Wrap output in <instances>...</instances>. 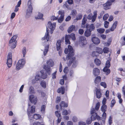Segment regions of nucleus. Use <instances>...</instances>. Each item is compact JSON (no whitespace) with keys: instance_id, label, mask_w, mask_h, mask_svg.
<instances>
[{"instance_id":"nucleus-22","label":"nucleus","mask_w":125,"mask_h":125,"mask_svg":"<svg viewBox=\"0 0 125 125\" xmlns=\"http://www.w3.org/2000/svg\"><path fill=\"white\" fill-rule=\"evenodd\" d=\"M67 37L70 39L71 38L73 40H76V38L75 34L73 33H72L70 35H67Z\"/></svg>"},{"instance_id":"nucleus-33","label":"nucleus","mask_w":125,"mask_h":125,"mask_svg":"<svg viewBox=\"0 0 125 125\" xmlns=\"http://www.w3.org/2000/svg\"><path fill=\"white\" fill-rule=\"evenodd\" d=\"M43 16V14L40 13H39L38 16L37 17H35V18L36 19H41L42 18Z\"/></svg>"},{"instance_id":"nucleus-23","label":"nucleus","mask_w":125,"mask_h":125,"mask_svg":"<svg viewBox=\"0 0 125 125\" xmlns=\"http://www.w3.org/2000/svg\"><path fill=\"white\" fill-rule=\"evenodd\" d=\"M91 31L88 30V29H87L84 33V35L87 37L91 35Z\"/></svg>"},{"instance_id":"nucleus-38","label":"nucleus","mask_w":125,"mask_h":125,"mask_svg":"<svg viewBox=\"0 0 125 125\" xmlns=\"http://www.w3.org/2000/svg\"><path fill=\"white\" fill-rule=\"evenodd\" d=\"M82 15L81 14H78L76 17V18L74 20H76L77 21L81 20L82 19Z\"/></svg>"},{"instance_id":"nucleus-18","label":"nucleus","mask_w":125,"mask_h":125,"mask_svg":"<svg viewBox=\"0 0 125 125\" xmlns=\"http://www.w3.org/2000/svg\"><path fill=\"white\" fill-rule=\"evenodd\" d=\"M57 92L59 93H62V94H63L65 92V88L63 86L61 87L58 88L57 90Z\"/></svg>"},{"instance_id":"nucleus-61","label":"nucleus","mask_w":125,"mask_h":125,"mask_svg":"<svg viewBox=\"0 0 125 125\" xmlns=\"http://www.w3.org/2000/svg\"><path fill=\"white\" fill-rule=\"evenodd\" d=\"M106 99L105 98H104L102 101V103L103 105H105V104L106 103Z\"/></svg>"},{"instance_id":"nucleus-14","label":"nucleus","mask_w":125,"mask_h":125,"mask_svg":"<svg viewBox=\"0 0 125 125\" xmlns=\"http://www.w3.org/2000/svg\"><path fill=\"white\" fill-rule=\"evenodd\" d=\"M100 72L99 70L97 68H95L93 70V74L95 76L99 75Z\"/></svg>"},{"instance_id":"nucleus-24","label":"nucleus","mask_w":125,"mask_h":125,"mask_svg":"<svg viewBox=\"0 0 125 125\" xmlns=\"http://www.w3.org/2000/svg\"><path fill=\"white\" fill-rule=\"evenodd\" d=\"M49 48V45H47L46 46H45L44 50L43 52L44 55L45 56L46 55L48 51Z\"/></svg>"},{"instance_id":"nucleus-29","label":"nucleus","mask_w":125,"mask_h":125,"mask_svg":"<svg viewBox=\"0 0 125 125\" xmlns=\"http://www.w3.org/2000/svg\"><path fill=\"white\" fill-rule=\"evenodd\" d=\"M69 39H70L67 37V35H66L65 36V41L66 44H70V42Z\"/></svg>"},{"instance_id":"nucleus-58","label":"nucleus","mask_w":125,"mask_h":125,"mask_svg":"<svg viewBox=\"0 0 125 125\" xmlns=\"http://www.w3.org/2000/svg\"><path fill=\"white\" fill-rule=\"evenodd\" d=\"M79 125H86L85 123L83 121H80L79 122Z\"/></svg>"},{"instance_id":"nucleus-41","label":"nucleus","mask_w":125,"mask_h":125,"mask_svg":"<svg viewBox=\"0 0 125 125\" xmlns=\"http://www.w3.org/2000/svg\"><path fill=\"white\" fill-rule=\"evenodd\" d=\"M92 118H89L87 119L86 120V123L87 125H89L92 122Z\"/></svg>"},{"instance_id":"nucleus-46","label":"nucleus","mask_w":125,"mask_h":125,"mask_svg":"<svg viewBox=\"0 0 125 125\" xmlns=\"http://www.w3.org/2000/svg\"><path fill=\"white\" fill-rule=\"evenodd\" d=\"M26 48L25 47H23V49L22 51L23 57H25V55L26 54Z\"/></svg>"},{"instance_id":"nucleus-12","label":"nucleus","mask_w":125,"mask_h":125,"mask_svg":"<svg viewBox=\"0 0 125 125\" xmlns=\"http://www.w3.org/2000/svg\"><path fill=\"white\" fill-rule=\"evenodd\" d=\"M91 40L93 43L96 44H98L100 42V39L97 37H92Z\"/></svg>"},{"instance_id":"nucleus-54","label":"nucleus","mask_w":125,"mask_h":125,"mask_svg":"<svg viewBox=\"0 0 125 125\" xmlns=\"http://www.w3.org/2000/svg\"><path fill=\"white\" fill-rule=\"evenodd\" d=\"M69 113L66 110H64L62 112V114L63 115H66L68 114Z\"/></svg>"},{"instance_id":"nucleus-9","label":"nucleus","mask_w":125,"mask_h":125,"mask_svg":"<svg viewBox=\"0 0 125 125\" xmlns=\"http://www.w3.org/2000/svg\"><path fill=\"white\" fill-rule=\"evenodd\" d=\"M64 12L63 10H59L58 14L61 15L60 17L58 20V21L59 23H61L63 21L64 16Z\"/></svg>"},{"instance_id":"nucleus-48","label":"nucleus","mask_w":125,"mask_h":125,"mask_svg":"<svg viewBox=\"0 0 125 125\" xmlns=\"http://www.w3.org/2000/svg\"><path fill=\"white\" fill-rule=\"evenodd\" d=\"M58 17H56L54 16H52L51 17V19L52 21L56 20L58 19Z\"/></svg>"},{"instance_id":"nucleus-44","label":"nucleus","mask_w":125,"mask_h":125,"mask_svg":"<svg viewBox=\"0 0 125 125\" xmlns=\"http://www.w3.org/2000/svg\"><path fill=\"white\" fill-rule=\"evenodd\" d=\"M109 48L107 47H105L103 49V51L104 53H108L109 52Z\"/></svg>"},{"instance_id":"nucleus-28","label":"nucleus","mask_w":125,"mask_h":125,"mask_svg":"<svg viewBox=\"0 0 125 125\" xmlns=\"http://www.w3.org/2000/svg\"><path fill=\"white\" fill-rule=\"evenodd\" d=\"M107 106L106 105H103L101 107V110L102 112H105L106 110Z\"/></svg>"},{"instance_id":"nucleus-34","label":"nucleus","mask_w":125,"mask_h":125,"mask_svg":"<svg viewBox=\"0 0 125 125\" xmlns=\"http://www.w3.org/2000/svg\"><path fill=\"white\" fill-rule=\"evenodd\" d=\"M29 92L30 94H34L35 93L34 89V87L31 86L29 88Z\"/></svg>"},{"instance_id":"nucleus-52","label":"nucleus","mask_w":125,"mask_h":125,"mask_svg":"<svg viewBox=\"0 0 125 125\" xmlns=\"http://www.w3.org/2000/svg\"><path fill=\"white\" fill-rule=\"evenodd\" d=\"M109 23L107 21H105L104 22V26L106 28H107L108 27V25L109 24Z\"/></svg>"},{"instance_id":"nucleus-35","label":"nucleus","mask_w":125,"mask_h":125,"mask_svg":"<svg viewBox=\"0 0 125 125\" xmlns=\"http://www.w3.org/2000/svg\"><path fill=\"white\" fill-rule=\"evenodd\" d=\"M75 57H72V59H73V63L72 66L73 67H75L77 65V63L75 61Z\"/></svg>"},{"instance_id":"nucleus-57","label":"nucleus","mask_w":125,"mask_h":125,"mask_svg":"<svg viewBox=\"0 0 125 125\" xmlns=\"http://www.w3.org/2000/svg\"><path fill=\"white\" fill-rule=\"evenodd\" d=\"M56 72L57 71H55L54 73L52 74V78L53 79L56 78Z\"/></svg>"},{"instance_id":"nucleus-40","label":"nucleus","mask_w":125,"mask_h":125,"mask_svg":"<svg viewBox=\"0 0 125 125\" xmlns=\"http://www.w3.org/2000/svg\"><path fill=\"white\" fill-rule=\"evenodd\" d=\"M46 107V106L44 105H43L42 106L41 111L42 113H44Z\"/></svg>"},{"instance_id":"nucleus-3","label":"nucleus","mask_w":125,"mask_h":125,"mask_svg":"<svg viewBox=\"0 0 125 125\" xmlns=\"http://www.w3.org/2000/svg\"><path fill=\"white\" fill-rule=\"evenodd\" d=\"M31 0H29L28 3V9L26 10L25 17L26 18H29L32 12L33 8L31 5Z\"/></svg>"},{"instance_id":"nucleus-32","label":"nucleus","mask_w":125,"mask_h":125,"mask_svg":"<svg viewBox=\"0 0 125 125\" xmlns=\"http://www.w3.org/2000/svg\"><path fill=\"white\" fill-rule=\"evenodd\" d=\"M95 27L94 25V24H92L90 25L89 29V30L91 32L92 31H94L95 29Z\"/></svg>"},{"instance_id":"nucleus-11","label":"nucleus","mask_w":125,"mask_h":125,"mask_svg":"<svg viewBox=\"0 0 125 125\" xmlns=\"http://www.w3.org/2000/svg\"><path fill=\"white\" fill-rule=\"evenodd\" d=\"M35 106L33 105L31 107V110L29 111V109L27 110V114L29 116H31L32 114H33L35 112Z\"/></svg>"},{"instance_id":"nucleus-25","label":"nucleus","mask_w":125,"mask_h":125,"mask_svg":"<svg viewBox=\"0 0 125 125\" xmlns=\"http://www.w3.org/2000/svg\"><path fill=\"white\" fill-rule=\"evenodd\" d=\"M101 77L99 76L97 77L94 80V82L96 84H98L101 81Z\"/></svg>"},{"instance_id":"nucleus-19","label":"nucleus","mask_w":125,"mask_h":125,"mask_svg":"<svg viewBox=\"0 0 125 125\" xmlns=\"http://www.w3.org/2000/svg\"><path fill=\"white\" fill-rule=\"evenodd\" d=\"M60 110H61L62 109V107H67L68 106V104L67 103H66L62 101L60 104Z\"/></svg>"},{"instance_id":"nucleus-39","label":"nucleus","mask_w":125,"mask_h":125,"mask_svg":"<svg viewBox=\"0 0 125 125\" xmlns=\"http://www.w3.org/2000/svg\"><path fill=\"white\" fill-rule=\"evenodd\" d=\"M111 65L110 62L109 61L107 60L105 63V67L109 68Z\"/></svg>"},{"instance_id":"nucleus-62","label":"nucleus","mask_w":125,"mask_h":125,"mask_svg":"<svg viewBox=\"0 0 125 125\" xmlns=\"http://www.w3.org/2000/svg\"><path fill=\"white\" fill-rule=\"evenodd\" d=\"M112 118H109L108 123L109 125H111L112 123Z\"/></svg>"},{"instance_id":"nucleus-4","label":"nucleus","mask_w":125,"mask_h":125,"mask_svg":"<svg viewBox=\"0 0 125 125\" xmlns=\"http://www.w3.org/2000/svg\"><path fill=\"white\" fill-rule=\"evenodd\" d=\"M25 63V60L24 59L19 60L16 65V69L19 70L22 68Z\"/></svg>"},{"instance_id":"nucleus-2","label":"nucleus","mask_w":125,"mask_h":125,"mask_svg":"<svg viewBox=\"0 0 125 125\" xmlns=\"http://www.w3.org/2000/svg\"><path fill=\"white\" fill-rule=\"evenodd\" d=\"M47 65L44 66L43 68L46 70L48 74L50 75L51 73V70L50 67H52L54 65V62L52 59H50L47 61Z\"/></svg>"},{"instance_id":"nucleus-8","label":"nucleus","mask_w":125,"mask_h":125,"mask_svg":"<svg viewBox=\"0 0 125 125\" xmlns=\"http://www.w3.org/2000/svg\"><path fill=\"white\" fill-rule=\"evenodd\" d=\"M79 42L80 45L81 47L83 46L87 43L86 38L84 36H81L80 37Z\"/></svg>"},{"instance_id":"nucleus-53","label":"nucleus","mask_w":125,"mask_h":125,"mask_svg":"<svg viewBox=\"0 0 125 125\" xmlns=\"http://www.w3.org/2000/svg\"><path fill=\"white\" fill-rule=\"evenodd\" d=\"M100 85L101 86L104 87V88L106 87V83L104 82H102L100 83Z\"/></svg>"},{"instance_id":"nucleus-47","label":"nucleus","mask_w":125,"mask_h":125,"mask_svg":"<svg viewBox=\"0 0 125 125\" xmlns=\"http://www.w3.org/2000/svg\"><path fill=\"white\" fill-rule=\"evenodd\" d=\"M77 14V12L76 10H73L72 11L71 15L73 16H75Z\"/></svg>"},{"instance_id":"nucleus-7","label":"nucleus","mask_w":125,"mask_h":125,"mask_svg":"<svg viewBox=\"0 0 125 125\" xmlns=\"http://www.w3.org/2000/svg\"><path fill=\"white\" fill-rule=\"evenodd\" d=\"M12 55L11 52H9L7 56V64L8 66L10 68L11 66L12 60Z\"/></svg>"},{"instance_id":"nucleus-49","label":"nucleus","mask_w":125,"mask_h":125,"mask_svg":"<svg viewBox=\"0 0 125 125\" xmlns=\"http://www.w3.org/2000/svg\"><path fill=\"white\" fill-rule=\"evenodd\" d=\"M115 103V100H112L111 102L110 107H113L114 106Z\"/></svg>"},{"instance_id":"nucleus-42","label":"nucleus","mask_w":125,"mask_h":125,"mask_svg":"<svg viewBox=\"0 0 125 125\" xmlns=\"http://www.w3.org/2000/svg\"><path fill=\"white\" fill-rule=\"evenodd\" d=\"M100 103L99 102H98L97 104H96L95 107V109L97 111H98V110L100 107Z\"/></svg>"},{"instance_id":"nucleus-60","label":"nucleus","mask_w":125,"mask_h":125,"mask_svg":"<svg viewBox=\"0 0 125 125\" xmlns=\"http://www.w3.org/2000/svg\"><path fill=\"white\" fill-rule=\"evenodd\" d=\"M40 78V76L39 75H37L35 76V79L36 81L39 80Z\"/></svg>"},{"instance_id":"nucleus-59","label":"nucleus","mask_w":125,"mask_h":125,"mask_svg":"<svg viewBox=\"0 0 125 125\" xmlns=\"http://www.w3.org/2000/svg\"><path fill=\"white\" fill-rule=\"evenodd\" d=\"M61 42L60 40L57 41L56 43V46H61Z\"/></svg>"},{"instance_id":"nucleus-21","label":"nucleus","mask_w":125,"mask_h":125,"mask_svg":"<svg viewBox=\"0 0 125 125\" xmlns=\"http://www.w3.org/2000/svg\"><path fill=\"white\" fill-rule=\"evenodd\" d=\"M17 35H15L11 38V39L9 41V43H11L12 42H17V41L16 40L17 38Z\"/></svg>"},{"instance_id":"nucleus-27","label":"nucleus","mask_w":125,"mask_h":125,"mask_svg":"<svg viewBox=\"0 0 125 125\" xmlns=\"http://www.w3.org/2000/svg\"><path fill=\"white\" fill-rule=\"evenodd\" d=\"M95 50L98 54H102L103 52L102 48L100 47H96Z\"/></svg>"},{"instance_id":"nucleus-55","label":"nucleus","mask_w":125,"mask_h":125,"mask_svg":"<svg viewBox=\"0 0 125 125\" xmlns=\"http://www.w3.org/2000/svg\"><path fill=\"white\" fill-rule=\"evenodd\" d=\"M55 114L57 117H59L61 116V114L57 111L55 112Z\"/></svg>"},{"instance_id":"nucleus-64","label":"nucleus","mask_w":125,"mask_h":125,"mask_svg":"<svg viewBox=\"0 0 125 125\" xmlns=\"http://www.w3.org/2000/svg\"><path fill=\"white\" fill-rule=\"evenodd\" d=\"M73 59H72V58L69 61V63L68 64V66L69 67H70L71 65L73 63Z\"/></svg>"},{"instance_id":"nucleus-5","label":"nucleus","mask_w":125,"mask_h":125,"mask_svg":"<svg viewBox=\"0 0 125 125\" xmlns=\"http://www.w3.org/2000/svg\"><path fill=\"white\" fill-rule=\"evenodd\" d=\"M115 0H108L107 2L103 4L104 8L107 10L110 9V6L112 5V2L115 1Z\"/></svg>"},{"instance_id":"nucleus-45","label":"nucleus","mask_w":125,"mask_h":125,"mask_svg":"<svg viewBox=\"0 0 125 125\" xmlns=\"http://www.w3.org/2000/svg\"><path fill=\"white\" fill-rule=\"evenodd\" d=\"M109 16V15L108 14H105L103 16V19L105 21L107 20Z\"/></svg>"},{"instance_id":"nucleus-6","label":"nucleus","mask_w":125,"mask_h":125,"mask_svg":"<svg viewBox=\"0 0 125 125\" xmlns=\"http://www.w3.org/2000/svg\"><path fill=\"white\" fill-rule=\"evenodd\" d=\"M68 49L69 52L68 54V59H70L73 57L74 53L73 52V48L71 45H68Z\"/></svg>"},{"instance_id":"nucleus-20","label":"nucleus","mask_w":125,"mask_h":125,"mask_svg":"<svg viewBox=\"0 0 125 125\" xmlns=\"http://www.w3.org/2000/svg\"><path fill=\"white\" fill-rule=\"evenodd\" d=\"M75 26L74 25H72L71 26L68 28L67 31L68 33H70L72 31L74 30L75 29Z\"/></svg>"},{"instance_id":"nucleus-50","label":"nucleus","mask_w":125,"mask_h":125,"mask_svg":"<svg viewBox=\"0 0 125 125\" xmlns=\"http://www.w3.org/2000/svg\"><path fill=\"white\" fill-rule=\"evenodd\" d=\"M61 98L60 96H57L55 102L56 103L58 104L61 101Z\"/></svg>"},{"instance_id":"nucleus-37","label":"nucleus","mask_w":125,"mask_h":125,"mask_svg":"<svg viewBox=\"0 0 125 125\" xmlns=\"http://www.w3.org/2000/svg\"><path fill=\"white\" fill-rule=\"evenodd\" d=\"M16 42H13L11 43L12 44L10 45H11V49H13L16 47Z\"/></svg>"},{"instance_id":"nucleus-43","label":"nucleus","mask_w":125,"mask_h":125,"mask_svg":"<svg viewBox=\"0 0 125 125\" xmlns=\"http://www.w3.org/2000/svg\"><path fill=\"white\" fill-rule=\"evenodd\" d=\"M98 55V53L96 51L92 52L91 54L92 56L93 57L95 56L96 57Z\"/></svg>"},{"instance_id":"nucleus-36","label":"nucleus","mask_w":125,"mask_h":125,"mask_svg":"<svg viewBox=\"0 0 125 125\" xmlns=\"http://www.w3.org/2000/svg\"><path fill=\"white\" fill-rule=\"evenodd\" d=\"M94 62L96 65H99L100 64L101 62L100 60L97 58L95 59L94 60Z\"/></svg>"},{"instance_id":"nucleus-56","label":"nucleus","mask_w":125,"mask_h":125,"mask_svg":"<svg viewBox=\"0 0 125 125\" xmlns=\"http://www.w3.org/2000/svg\"><path fill=\"white\" fill-rule=\"evenodd\" d=\"M112 39L111 38L108 39L107 43L108 46H109L110 45L112 42Z\"/></svg>"},{"instance_id":"nucleus-63","label":"nucleus","mask_w":125,"mask_h":125,"mask_svg":"<svg viewBox=\"0 0 125 125\" xmlns=\"http://www.w3.org/2000/svg\"><path fill=\"white\" fill-rule=\"evenodd\" d=\"M78 31L79 33L81 35H82L84 32L83 30L82 29H79Z\"/></svg>"},{"instance_id":"nucleus-30","label":"nucleus","mask_w":125,"mask_h":125,"mask_svg":"<svg viewBox=\"0 0 125 125\" xmlns=\"http://www.w3.org/2000/svg\"><path fill=\"white\" fill-rule=\"evenodd\" d=\"M97 31L100 34H102L104 33L105 31L104 29L103 28H101L97 29Z\"/></svg>"},{"instance_id":"nucleus-51","label":"nucleus","mask_w":125,"mask_h":125,"mask_svg":"<svg viewBox=\"0 0 125 125\" xmlns=\"http://www.w3.org/2000/svg\"><path fill=\"white\" fill-rule=\"evenodd\" d=\"M63 7H65L66 8H67L68 10L70 9V8L69 7V5H68L67 3V2H66L63 5Z\"/></svg>"},{"instance_id":"nucleus-16","label":"nucleus","mask_w":125,"mask_h":125,"mask_svg":"<svg viewBox=\"0 0 125 125\" xmlns=\"http://www.w3.org/2000/svg\"><path fill=\"white\" fill-rule=\"evenodd\" d=\"M103 71L105 72L106 75H108L110 72V70L109 68L104 67L103 69Z\"/></svg>"},{"instance_id":"nucleus-10","label":"nucleus","mask_w":125,"mask_h":125,"mask_svg":"<svg viewBox=\"0 0 125 125\" xmlns=\"http://www.w3.org/2000/svg\"><path fill=\"white\" fill-rule=\"evenodd\" d=\"M29 100L31 102L34 104H36L37 101L36 97H35L33 95H31L29 96Z\"/></svg>"},{"instance_id":"nucleus-31","label":"nucleus","mask_w":125,"mask_h":125,"mask_svg":"<svg viewBox=\"0 0 125 125\" xmlns=\"http://www.w3.org/2000/svg\"><path fill=\"white\" fill-rule=\"evenodd\" d=\"M40 85L43 88H45L46 87V83L44 80L42 81L40 83Z\"/></svg>"},{"instance_id":"nucleus-1","label":"nucleus","mask_w":125,"mask_h":125,"mask_svg":"<svg viewBox=\"0 0 125 125\" xmlns=\"http://www.w3.org/2000/svg\"><path fill=\"white\" fill-rule=\"evenodd\" d=\"M56 24L55 23H54L52 24L51 22L50 21L48 22L47 26H46V32L45 33L44 37L42 39V40H46L47 41H45V42H47L48 41L49 39L50 35L48 28L50 29V33L52 34L53 33V30L55 29Z\"/></svg>"},{"instance_id":"nucleus-26","label":"nucleus","mask_w":125,"mask_h":125,"mask_svg":"<svg viewBox=\"0 0 125 125\" xmlns=\"http://www.w3.org/2000/svg\"><path fill=\"white\" fill-rule=\"evenodd\" d=\"M40 73H41V77L43 79H46L47 77V75L46 73H44L43 71H40Z\"/></svg>"},{"instance_id":"nucleus-15","label":"nucleus","mask_w":125,"mask_h":125,"mask_svg":"<svg viewBox=\"0 0 125 125\" xmlns=\"http://www.w3.org/2000/svg\"><path fill=\"white\" fill-rule=\"evenodd\" d=\"M96 97L100 98L101 97L102 94L100 89L96 88L95 89Z\"/></svg>"},{"instance_id":"nucleus-17","label":"nucleus","mask_w":125,"mask_h":125,"mask_svg":"<svg viewBox=\"0 0 125 125\" xmlns=\"http://www.w3.org/2000/svg\"><path fill=\"white\" fill-rule=\"evenodd\" d=\"M118 24V21H116L114 22L112 26L110 29V31H113L115 29L117 26Z\"/></svg>"},{"instance_id":"nucleus-13","label":"nucleus","mask_w":125,"mask_h":125,"mask_svg":"<svg viewBox=\"0 0 125 125\" xmlns=\"http://www.w3.org/2000/svg\"><path fill=\"white\" fill-rule=\"evenodd\" d=\"M95 110L94 108H92L91 112V114L92 115L91 117H100L96 113H95Z\"/></svg>"}]
</instances>
